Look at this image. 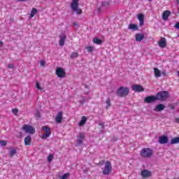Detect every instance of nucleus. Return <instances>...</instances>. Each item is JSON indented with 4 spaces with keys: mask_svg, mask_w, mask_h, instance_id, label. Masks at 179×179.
<instances>
[{
    "mask_svg": "<svg viewBox=\"0 0 179 179\" xmlns=\"http://www.w3.org/2000/svg\"><path fill=\"white\" fill-rule=\"evenodd\" d=\"M71 8L77 15H82V9L79 8V0H72Z\"/></svg>",
    "mask_w": 179,
    "mask_h": 179,
    "instance_id": "nucleus-1",
    "label": "nucleus"
},
{
    "mask_svg": "<svg viewBox=\"0 0 179 179\" xmlns=\"http://www.w3.org/2000/svg\"><path fill=\"white\" fill-rule=\"evenodd\" d=\"M128 94H129V89L128 87H120L117 90V95L119 97H127Z\"/></svg>",
    "mask_w": 179,
    "mask_h": 179,
    "instance_id": "nucleus-2",
    "label": "nucleus"
},
{
    "mask_svg": "<svg viewBox=\"0 0 179 179\" xmlns=\"http://www.w3.org/2000/svg\"><path fill=\"white\" fill-rule=\"evenodd\" d=\"M156 96L157 101H164L167 100V98L170 96V94L167 91H161L157 93Z\"/></svg>",
    "mask_w": 179,
    "mask_h": 179,
    "instance_id": "nucleus-3",
    "label": "nucleus"
},
{
    "mask_svg": "<svg viewBox=\"0 0 179 179\" xmlns=\"http://www.w3.org/2000/svg\"><path fill=\"white\" fill-rule=\"evenodd\" d=\"M153 155V150L150 148H144L141 150V156L144 159L152 157Z\"/></svg>",
    "mask_w": 179,
    "mask_h": 179,
    "instance_id": "nucleus-4",
    "label": "nucleus"
},
{
    "mask_svg": "<svg viewBox=\"0 0 179 179\" xmlns=\"http://www.w3.org/2000/svg\"><path fill=\"white\" fill-rule=\"evenodd\" d=\"M113 171V166H111V162L110 161H107L105 164V167L102 171L103 176H108L111 174Z\"/></svg>",
    "mask_w": 179,
    "mask_h": 179,
    "instance_id": "nucleus-5",
    "label": "nucleus"
},
{
    "mask_svg": "<svg viewBox=\"0 0 179 179\" xmlns=\"http://www.w3.org/2000/svg\"><path fill=\"white\" fill-rule=\"evenodd\" d=\"M22 129L23 131H24V132H26V134H31V135L36 134V129H34V127L29 124H24L22 127Z\"/></svg>",
    "mask_w": 179,
    "mask_h": 179,
    "instance_id": "nucleus-6",
    "label": "nucleus"
},
{
    "mask_svg": "<svg viewBox=\"0 0 179 179\" xmlns=\"http://www.w3.org/2000/svg\"><path fill=\"white\" fill-rule=\"evenodd\" d=\"M155 101H158L156 95L148 96L144 99V103H147L148 104H150V103H155Z\"/></svg>",
    "mask_w": 179,
    "mask_h": 179,
    "instance_id": "nucleus-7",
    "label": "nucleus"
},
{
    "mask_svg": "<svg viewBox=\"0 0 179 179\" xmlns=\"http://www.w3.org/2000/svg\"><path fill=\"white\" fill-rule=\"evenodd\" d=\"M56 75L58 78H64L66 76V73H65V70L62 67H59L56 69Z\"/></svg>",
    "mask_w": 179,
    "mask_h": 179,
    "instance_id": "nucleus-8",
    "label": "nucleus"
},
{
    "mask_svg": "<svg viewBox=\"0 0 179 179\" xmlns=\"http://www.w3.org/2000/svg\"><path fill=\"white\" fill-rule=\"evenodd\" d=\"M42 129L45 132L42 135V139H47V138L50 137V135H51V130L50 127H43Z\"/></svg>",
    "mask_w": 179,
    "mask_h": 179,
    "instance_id": "nucleus-9",
    "label": "nucleus"
},
{
    "mask_svg": "<svg viewBox=\"0 0 179 179\" xmlns=\"http://www.w3.org/2000/svg\"><path fill=\"white\" fill-rule=\"evenodd\" d=\"M141 176L143 178H149V177H152V172L148 169H144L141 171Z\"/></svg>",
    "mask_w": 179,
    "mask_h": 179,
    "instance_id": "nucleus-10",
    "label": "nucleus"
},
{
    "mask_svg": "<svg viewBox=\"0 0 179 179\" xmlns=\"http://www.w3.org/2000/svg\"><path fill=\"white\" fill-rule=\"evenodd\" d=\"M132 90H134V92H145V89L143 88V87H142V85H134L131 87Z\"/></svg>",
    "mask_w": 179,
    "mask_h": 179,
    "instance_id": "nucleus-11",
    "label": "nucleus"
},
{
    "mask_svg": "<svg viewBox=\"0 0 179 179\" xmlns=\"http://www.w3.org/2000/svg\"><path fill=\"white\" fill-rule=\"evenodd\" d=\"M137 19L139 21L140 26H143V24L145 23V15H143V14H142V13L138 14Z\"/></svg>",
    "mask_w": 179,
    "mask_h": 179,
    "instance_id": "nucleus-12",
    "label": "nucleus"
},
{
    "mask_svg": "<svg viewBox=\"0 0 179 179\" xmlns=\"http://www.w3.org/2000/svg\"><path fill=\"white\" fill-rule=\"evenodd\" d=\"M169 142V138L166 136H160L159 138V143H161V145H164Z\"/></svg>",
    "mask_w": 179,
    "mask_h": 179,
    "instance_id": "nucleus-13",
    "label": "nucleus"
},
{
    "mask_svg": "<svg viewBox=\"0 0 179 179\" xmlns=\"http://www.w3.org/2000/svg\"><path fill=\"white\" fill-rule=\"evenodd\" d=\"M55 122L57 124H61V122H62V111L59 112L57 114L56 117H55Z\"/></svg>",
    "mask_w": 179,
    "mask_h": 179,
    "instance_id": "nucleus-14",
    "label": "nucleus"
},
{
    "mask_svg": "<svg viewBox=\"0 0 179 179\" xmlns=\"http://www.w3.org/2000/svg\"><path fill=\"white\" fill-rule=\"evenodd\" d=\"M24 142L25 146H30V145H31V136L28 135L27 137H25Z\"/></svg>",
    "mask_w": 179,
    "mask_h": 179,
    "instance_id": "nucleus-15",
    "label": "nucleus"
},
{
    "mask_svg": "<svg viewBox=\"0 0 179 179\" xmlns=\"http://www.w3.org/2000/svg\"><path fill=\"white\" fill-rule=\"evenodd\" d=\"M164 108H166V106H164L162 103H159L156 106V108H154V111H157V112L163 111Z\"/></svg>",
    "mask_w": 179,
    "mask_h": 179,
    "instance_id": "nucleus-16",
    "label": "nucleus"
},
{
    "mask_svg": "<svg viewBox=\"0 0 179 179\" xmlns=\"http://www.w3.org/2000/svg\"><path fill=\"white\" fill-rule=\"evenodd\" d=\"M170 15H171V12H170V10H167L163 12L162 13V19L164 20H167V19H169V16H170Z\"/></svg>",
    "mask_w": 179,
    "mask_h": 179,
    "instance_id": "nucleus-17",
    "label": "nucleus"
},
{
    "mask_svg": "<svg viewBox=\"0 0 179 179\" xmlns=\"http://www.w3.org/2000/svg\"><path fill=\"white\" fill-rule=\"evenodd\" d=\"M36 13H38V10H37V8H32L29 15V19H32V17H34Z\"/></svg>",
    "mask_w": 179,
    "mask_h": 179,
    "instance_id": "nucleus-18",
    "label": "nucleus"
},
{
    "mask_svg": "<svg viewBox=\"0 0 179 179\" xmlns=\"http://www.w3.org/2000/svg\"><path fill=\"white\" fill-rule=\"evenodd\" d=\"M66 38V36L61 35L60 40H59V45H64L65 44V40Z\"/></svg>",
    "mask_w": 179,
    "mask_h": 179,
    "instance_id": "nucleus-19",
    "label": "nucleus"
},
{
    "mask_svg": "<svg viewBox=\"0 0 179 179\" xmlns=\"http://www.w3.org/2000/svg\"><path fill=\"white\" fill-rule=\"evenodd\" d=\"M154 73L155 78H160V76H162V73L157 68H154Z\"/></svg>",
    "mask_w": 179,
    "mask_h": 179,
    "instance_id": "nucleus-20",
    "label": "nucleus"
},
{
    "mask_svg": "<svg viewBox=\"0 0 179 179\" xmlns=\"http://www.w3.org/2000/svg\"><path fill=\"white\" fill-rule=\"evenodd\" d=\"M129 30H133L134 31L138 30V25L135 24H130L128 27Z\"/></svg>",
    "mask_w": 179,
    "mask_h": 179,
    "instance_id": "nucleus-21",
    "label": "nucleus"
},
{
    "mask_svg": "<svg viewBox=\"0 0 179 179\" xmlns=\"http://www.w3.org/2000/svg\"><path fill=\"white\" fill-rule=\"evenodd\" d=\"M144 37L143 34H136V40L137 41H141L143 40Z\"/></svg>",
    "mask_w": 179,
    "mask_h": 179,
    "instance_id": "nucleus-22",
    "label": "nucleus"
},
{
    "mask_svg": "<svg viewBox=\"0 0 179 179\" xmlns=\"http://www.w3.org/2000/svg\"><path fill=\"white\" fill-rule=\"evenodd\" d=\"M86 121H87V119L85 116H83L80 122H79V125L80 127H82L83 125H85V124H86Z\"/></svg>",
    "mask_w": 179,
    "mask_h": 179,
    "instance_id": "nucleus-23",
    "label": "nucleus"
},
{
    "mask_svg": "<svg viewBox=\"0 0 179 179\" xmlns=\"http://www.w3.org/2000/svg\"><path fill=\"white\" fill-rule=\"evenodd\" d=\"M176 143H179V137H176L171 139V145H176Z\"/></svg>",
    "mask_w": 179,
    "mask_h": 179,
    "instance_id": "nucleus-24",
    "label": "nucleus"
},
{
    "mask_svg": "<svg viewBox=\"0 0 179 179\" xmlns=\"http://www.w3.org/2000/svg\"><path fill=\"white\" fill-rule=\"evenodd\" d=\"M106 103L107 104L106 110H108V108H110V107H111V100L110 99V98H108L106 99Z\"/></svg>",
    "mask_w": 179,
    "mask_h": 179,
    "instance_id": "nucleus-25",
    "label": "nucleus"
},
{
    "mask_svg": "<svg viewBox=\"0 0 179 179\" xmlns=\"http://www.w3.org/2000/svg\"><path fill=\"white\" fill-rule=\"evenodd\" d=\"M159 45H166V39L165 38H161L159 41Z\"/></svg>",
    "mask_w": 179,
    "mask_h": 179,
    "instance_id": "nucleus-26",
    "label": "nucleus"
},
{
    "mask_svg": "<svg viewBox=\"0 0 179 179\" xmlns=\"http://www.w3.org/2000/svg\"><path fill=\"white\" fill-rule=\"evenodd\" d=\"M17 151L15 149H11L9 150V155L10 156V157H13V156H15V155H16Z\"/></svg>",
    "mask_w": 179,
    "mask_h": 179,
    "instance_id": "nucleus-27",
    "label": "nucleus"
},
{
    "mask_svg": "<svg viewBox=\"0 0 179 179\" xmlns=\"http://www.w3.org/2000/svg\"><path fill=\"white\" fill-rule=\"evenodd\" d=\"M93 42L94 43V44H98V45H100L101 44V43H103V41L101 39H99L97 38H94Z\"/></svg>",
    "mask_w": 179,
    "mask_h": 179,
    "instance_id": "nucleus-28",
    "label": "nucleus"
},
{
    "mask_svg": "<svg viewBox=\"0 0 179 179\" xmlns=\"http://www.w3.org/2000/svg\"><path fill=\"white\" fill-rule=\"evenodd\" d=\"M85 48H86L87 52H93V51H94V46H87Z\"/></svg>",
    "mask_w": 179,
    "mask_h": 179,
    "instance_id": "nucleus-29",
    "label": "nucleus"
},
{
    "mask_svg": "<svg viewBox=\"0 0 179 179\" xmlns=\"http://www.w3.org/2000/svg\"><path fill=\"white\" fill-rule=\"evenodd\" d=\"M70 57L72 59H75V58H78V57H79V54H78V52H73Z\"/></svg>",
    "mask_w": 179,
    "mask_h": 179,
    "instance_id": "nucleus-30",
    "label": "nucleus"
},
{
    "mask_svg": "<svg viewBox=\"0 0 179 179\" xmlns=\"http://www.w3.org/2000/svg\"><path fill=\"white\" fill-rule=\"evenodd\" d=\"M52 159H54V155H52V154H50L48 156V162H52Z\"/></svg>",
    "mask_w": 179,
    "mask_h": 179,
    "instance_id": "nucleus-31",
    "label": "nucleus"
},
{
    "mask_svg": "<svg viewBox=\"0 0 179 179\" xmlns=\"http://www.w3.org/2000/svg\"><path fill=\"white\" fill-rule=\"evenodd\" d=\"M69 176V173H64L60 179H68V176Z\"/></svg>",
    "mask_w": 179,
    "mask_h": 179,
    "instance_id": "nucleus-32",
    "label": "nucleus"
},
{
    "mask_svg": "<svg viewBox=\"0 0 179 179\" xmlns=\"http://www.w3.org/2000/svg\"><path fill=\"white\" fill-rule=\"evenodd\" d=\"M36 87L38 90H43V87H40V83H38V82L36 83Z\"/></svg>",
    "mask_w": 179,
    "mask_h": 179,
    "instance_id": "nucleus-33",
    "label": "nucleus"
},
{
    "mask_svg": "<svg viewBox=\"0 0 179 179\" xmlns=\"http://www.w3.org/2000/svg\"><path fill=\"white\" fill-rule=\"evenodd\" d=\"M78 145H83V140L82 138H78L77 141Z\"/></svg>",
    "mask_w": 179,
    "mask_h": 179,
    "instance_id": "nucleus-34",
    "label": "nucleus"
},
{
    "mask_svg": "<svg viewBox=\"0 0 179 179\" xmlns=\"http://www.w3.org/2000/svg\"><path fill=\"white\" fill-rule=\"evenodd\" d=\"M79 139H85V134H84V133H80V134H79V138H78Z\"/></svg>",
    "mask_w": 179,
    "mask_h": 179,
    "instance_id": "nucleus-35",
    "label": "nucleus"
},
{
    "mask_svg": "<svg viewBox=\"0 0 179 179\" xmlns=\"http://www.w3.org/2000/svg\"><path fill=\"white\" fill-rule=\"evenodd\" d=\"M12 113L16 115V114L19 113V110H17V108H14L12 110Z\"/></svg>",
    "mask_w": 179,
    "mask_h": 179,
    "instance_id": "nucleus-36",
    "label": "nucleus"
},
{
    "mask_svg": "<svg viewBox=\"0 0 179 179\" xmlns=\"http://www.w3.org/2000/svg\"><path fill=\"white\" fill-rule=\"evenodd\" d=\"M0 144L1 146H6V141H1Z\"/></svg>",
    "mask_w": 179,
    "mask_h": 179,
    "instance_id": "nucleus-37",
    "label": "nucleus"
},
{
    "mask_svg": "<svg viewBox=\"0 0 179 179\" xmlns=\"http://www.w3.org/2000/svg\"><path fill=\"white\" fill-rule=\"evenodd\" d=\"M8 68H9V69H13V68H15V65L13 64H8Z\"/></svg>",
    "mask_w": 179,
    "mask_h": 179,
    "instance_id": "nucleus-38",
    "label": "nucleus"
},
{
    "mask_svg": "<svg viewBox=\"0 0 179 179\" xmlns=\"http://www.w3.org/2000/svg\"><path fill=\"white\" fill-rule=\"evenodd\" d=\"M102 6L104 8H107L108 6V2L103 3Z\"/></svg>",
    "mask_w": 179,
    "mask_h": 179,
    "instance_id": "nucleus-39",
    "label": "nucleus"
},
{
    "mask_svg": "<svg viewBox=\"0 0 179 179\" xmlns=\"http://www.w3.org/2000/svg\"><path fill=\"white\" fill-rule=\"evenodd\" d=\"M36 117H37L38 118H40L41 116L40 115V112L37 111L36 113Z\"/></svg>",
    "mask_w": 179,
    "mask_h": 179,
    "instance_id": "nucleus-40",
    "label": "nucleus"
},
{
    "mask_svg": "<svg viewBox=\"0 0 179 179\" xmlns=\"http://www.w3.org/2000/svg\"><path fill=\"white\" fill-rule=\"evenodd\" d=\"M45 65V61H41V66H44Z\"/></svg>",
    "mask_w": 179,
    "mask_h": 179,
    "instance_id": "nucleus-41",
    "label": "nucleus"
},
{
    "mask_svg": "<svg viewBox=\"0 0 179 179\" xmlns=\"http://www.w3.org/2000/svg\"><path fill=\"white\" fill-rule=\"evenodd\" d=\"M86 101V99H83L80 101V104H85V102Z\"/></svg>",
    "mask_w": 179,
    "mask_h": 179,
    "instance_id": "nucleus-42",
    "label": "nucleus"
},
{
    "mask_svg": "<svg viewBox=\"0 0 179 179\" xmlns=\"http://www.w3.org/2000/svg\"><path fill=\"white\" fill-rule=\"evenodd\" d=\"M175 27H176V29H179V22H177V23L175 24Z\"/></svg>",
    "mask_w": 179,
    "mask_h": 179,
    "instance_id": "nucleus-43",
    "label": "nucleus"
},
{
    "mask_svg": "<svg viewBox=\"0 0 179 179\" xmlns=\"http://www.w3.org/2000/svg\"><path fill=\"white\" fill-rule=\"evenodd\" d=\"M99 126L101 128H104V125L103 124V123H99Z\"/></svg>",
    "mask_w": 179,
    "mask_h": 179,
    "instance_id": "nucleus-44",
    "label": "nucleus"
},
{
    "mask_svg": "<svg viewBox=\"0 0 179 179\" xmlns=\"http://www.w3.org/2000/svg\"><path fill=\"white\" fill-rule=\"evenodd\" d=\"M175 121H176V122L179 123V118H178V117H176V118L175 119Z\"/></svg>",
    "mask_w": 179,
    "mask_h": 179,
    "instance_id": "nucleus-45",
    "label": "nucleus"
},
{
    "mask_svg": "<svg viewBox=\"0 0 179 179\" xmlns=\"http://www.w3.org/2000/svg\"><path fill=\"white\" fill-rule=\"evenodd\" d=\"M166 47V45H160L161 48H164Z\"/></svg>",
    "mask_w": 179,
    "mask_h": 179,
    "instance_id": "nucleus-46",
    "label": "nucleus"
},
{
    "mask_svg": "<svg viewBox=\"0 0 179 179\" xmlns=\"http://www.w3.org/2000/svg\"><path fill=\"white\" fill-rule=\"evenodd\" d=\"M171 108L172 110H174V106H171Z\"/></svg>",
    "mask_w": 179,
    "mask_h": 179,
    "instance_id": "nucleus-47",
    "label": "nucleus"
},
{
    "mask_svg": "<svg viewBox=\"0 0 179 179\" xmlns=\"http://www.w3.org/2000/svg\"><path fill=\"white\" fill-rule=\"evenodd\" d=\"M2 45V42H1V41H0V45Z\"/></svg>",
    "mask_w": 179,
    "mask_h": 179,
    "instance_id": "nucleus-48",
    "label": "nucleus"
},
{
    "mask_svg": "<svg viewBox=\"0 0 179 179\" xmlns=\"http://www.w3.org/2000/svg\"><path fill=\"white\" fill-rule=\"evenodd\" d=\"M20 1H27V0H20Z\"/></svg>",
    "mask_w": 179,
    "mask_h": 179,
    "instance_id": "nucleus-49",
    "label": "nucleus"
},
{
    "mask_svg": "<svg viewBox=\"0 0 179 179\" xmlns=\"http://www.w3.org/2000/svg\"><path fill=\"white\" fill-rule=\"evenodd\" d=\"M164 75V72L162 73Z\"/></svg>",
    "mask_w": 179,
    "mask_h": 179,
    "instance_id": "nucleus-50",
    "label": "nucleus"
},
{
    "mask_svg": "<svg viewBox=\"0 0 179 179\" xmlns=\"http://www.w3.org/2000/svg\"><path fill=\"white\" fill-rule=\"evenodd\" d=\"M149 1H152V0H149Z\"/></svg>",
    "mask_w": 179,
    "mask_h": 179,
    "instance_id": "nucleus-51",
    "label": "nucleus"
}]
</instances>
